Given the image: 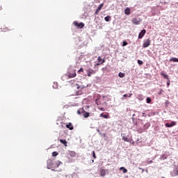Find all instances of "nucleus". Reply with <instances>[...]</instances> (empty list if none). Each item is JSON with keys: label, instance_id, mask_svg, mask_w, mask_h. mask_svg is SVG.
I'll list each match as a JSON object with an SVG mask.
<instances>
[{"label": "nucleus", "instance_id": "nucleus-2", "mask_svg": "<svg viewBox=\"0 0 178 178\" xmlns=\"http://www.w3.org/2000/svg\"><path fill=\"white\" fill-rule=\"evenodd\" d=\"M76 88L79 90L76 91V95H82L83 94V90L86 88V86H84L81 82H79V83L76 84Z\"/></svg>", "mask_w": 178, "mask_h": 178}, {"label": "nucleus", "instance_id": "nucleus-36", "mask_svg": "<svg viewBox=\"0 0 178 178\" xmlns=\"http://www.w3.org/2000/svg\"><path fill=\"white\" fill-rule=\"evenodd\" d=\"M99 13V10H98L97 9L95 11V15H98V13Z\"/></svg>", "mask_w": 178, "mask_h": 178}, {"label": "nucleus", "instance_id": "nucleus-10", "mask_svg": "<svg viewBox=\"0 0 178 178\" xmlns=\"http://www.w3.org/2000/svg\"><path fill=\"white\" fill-rule=\"evenodd\" d=\"M81 113H83V118H89L90 117V113H88L87 111H84V110H82L81 111Z\"/></svg>", "mask_w": 178, "mask_h": 178}, {"label": "nucleus", "instance_id": "nucleus-34", "mask_svg": "<svg viewBox=\"0 0 178 178\" xmlns=\"http://www.w3.org/2000/svg\"><path fill=\"white\" fill-rule=\"evenodd\" d=\"M167 86H168V87H169V86H170V80H169V79L167 81Z\"/></svg>", "mask_w": 178, "mask_h": 178}, {"label": "nucleus", "instance_id": "nucleus-32", "mask_svg": "<svg viewBox=\"0 0 178 178\" xmlns=\"http://www.w3.org/2000/svg\"><path fill=\"white\" fill-rule=\"evenodd\" d=\"M126 45H127V42L124 41V42H122V47H126Z\"/></svg>", "mask_w": 178, "mask_h": 178}, {"label": "nucleus", "instance_id": "nucleus-33", "mask_svg": "<svg viewBox=\"0 0 178 178\" xmlns=\"http://www.w3.org/2000/svg\"><path fill=\"white\" fill-rule=\"evenodd\" d=\"M138 65H143V60H138Z\"/></svg>", "mask_w": 178, "mask_h": 178}, {"label": "nucleus", "instance_id": "nucleus-20", "mask_svg": "<svg viewBox=\"0 0 178 178\" xmlns=\"http://www.w3.org/2000/svg\"><path fill=\"white\" fill-rule=\"evenodd\" d=\"M120 170H122L123 173H127V169H126L124 167H121Z\"/></svg>", "mask_w": 178, "mask_h": 178}, {"label": "nucleus", "instance_id": "nucleus-39", "mask_svg": "<svg viewBox=\"0 0 178 178\" xmlns=\"http://www.w3.org/2000/svg\"><path fill=\"white\" fill-rule=\"evenodd\" d=\"M176 176H178V170L175 172Z\"/></svg>", "mask_w": 178, "mask_h": 178}, {"label": "nucleus", "instance_id": "nucleus-30", "mask_svg": "<svg viewBox=\"0 0 178 178\" xmlns=\"http://www.w3.org/2000/svg\"><path fill=\"white\" fill-rule=\"evenodd\" d=\"M162 92H163V89H160L159 92H158V95H161L162 94Z\"/></svg>", "mask_w": 178, "mask_h": 178}, {"label": "nucleus", "instance_id": "nucleus-3", "mask_svg": "<svg viewBox=\"0 0 178 178\" xmlns=\"http://www.w3.org/2000/svg\"><path fill=\"white\" fill-rule=\"evenodd\" d=\"M131 22H132L133 24H135V26H138V24H140V23H141V22H143V19L139 18V17L133 18L131 19Z\"/></svg>", "mask_w": 178, "mask_h": 178}, {"label": "nucleus", "instance_id": "nucleus-6", "mask_svg": "<svg viewBox=\"0 0 178 178\" xmlns=\"http://www.w3.org/2000/svg\"><path fill=\"white\" fill-rule=\"evenodd\" d=\"M149 45H151V40L147 39L144 41L143 48H148V47H149Z\"/></svg>", "mask_w": 178, "mask_h": 178}, {"label": "nucleus", "instance_id": "nucleus-40", "mask_svg": "<svg viewBox=\"0 0 178 178\" xmlns=\"http://www.w3.org/2000/svg\"><path fill=\"white\" fill-rule=\"evenodd\" d=\"M152 162H153L152 161H149L147 162V163H152Z\"/></svg>", "mask_w": 178, "mask_h": 178}, {"label": "nucleus", "instance_id": "nucleus-42", "mask_svg": "<svg viewBox=\"0 0 178 178\" xmlns=\"http://www.w3.org/2000/svg\"><path fill=\"white\" fill-rule=\"evenodd\" d=\"M132 144H134V142H133Z\"/></svg>", "mask_w": 178, "mask_h": 178}, {"label": "nucleus", "instance_id": "nucleus-38", "mask_svg": "<svg viewBox=\"0 0 178 178\" xmlns=\"http://www.w3.org/2000/svg\"><path fill=\"white\" fill-rule=\"evenodd\" d=\"M97 133H99V134H101V131H99V129H97Z\"/></svg>", "mask_w": 178, "mask_h": 178}, {"label": "nucleus", "instance_id": "nucleus-31", "mask_svg": "<svg viewBox=\"0 0 178 178\" xmlns=\"http://www.w3.org/2000/svg\"><path fill=\"white\" fill-rule=\"evenodd\" d=\"M84 72V70L83 68H81L79 70L78 73H83Z\"/></svg>", "mask_w": 178, "mask_h": 178}, {"label": "nucleus", "instance_id": "nucleus-16", "mask_svg": "<svg viewBox=\"0 0 178 178\" xmlns=\"http://www.w3.org/2000/svg\"><path fill=\"white\" fill-rule=\"evenodd\" d=\"M100 118H104V119H109V115H108V114L101 113Z\"/></svg>", "mask_w": 178, "mask_h": 178}, {"label": "nucleus", "instance_id": "nucleus-23", "mask_svg": "<svg viewBox=\"0 0 178 178\" xmlns=\"http://www.w3.org/2000/svg\"><path fill=\"white\" fill-rule=\"evenodd\" d=\"M119 77H120L121 79H123V77H124V73H122L120 72L118 74Z\"/></svg>", "mask_w": 178, "mask_h": 178}, {"label": "nucleus", "instance_id": "nucleus-22", "mask_svg": "<svg viewBox=\"0 0 178 178\" xmlns=\"http://www.w3.org/2000/svg\"><path fill=\"white\" fill-rule=\"evenodd\" d=\"M102 6H104V3H101L97 8V10H101L102 9Z\"/></svg>", "mask_w": 178, "mask_h": 178}, {"label": "nucleus", "instance_id": "nucleus-27", "mask_svg": "<svg viewBox=\"0 0 178 178\" xmlns=\"http://www.w3.org/2000/svg\"><path fill=\"white\" fill-rule=\"evenodd\" d=\"M97 60H98L99 63H102V58H101V56L98 57Z\"/></svg>", "mask_w": 178, "mask_h": 178}, {"label": "nucleus", "instance_id": "nucleus-21", "mask_svg": "<svg viewBox=\"0 0 178 178\" xmlns=\"http://www.w3.org/2000/svg\"><path fill=\"white\" fill-rule=\"evenodd\" d=\"M105 22H110L111 21V16L108 15L104 17Z\"/></svg>", "mask_w": 178, "mask_h": 178}, {"label": "nucleus", "instance_id": "nucleus-11", "mask_svg": "<svg viewBox=\"0 0 178 178\" xmlns=\"http://www.w3.org/2000/svg\"><path fill=\"white\" fill-rule=\"evenodd\" d=\"M65 127L67 129H69V130H73L74 129V127H73V124H72V122H70L65 125Z\"/></svg>", "mask_w": 178, "mask_h": 178}, {"label": "nucleus", "instance_id": "nucleus-9", "mask_svg": "<svg viewBox=\"0 0 178 178\" xmlns=\"http://www.w3.org/2000/svg\"><path fill=\"white\" fill-rule=\"evenodd\" d=\"M165 126V127H173V126H176V122L172 121L171 123L167 122Z\"/></svg>", "mask_w": 178, "mask_h": 178}, {"label": "nucleus", "instance_id": "nucleus-1", "mask_svg": "<svg viewBox=\"0 0 178 178\" xmlns=\"http://www.w3.org/2000/svg\"><path fill=\"white\" fill-rule=\"evenodd\" d=\"M62 165V162L60 161H55L52 159L47 160V169H51V170H55V169H58L59 166Z\"/></svg>", "mask_w": 178, "mask_h": 178}, {"label": "nucleus", "instance_id": "nucleus-25", "mask_svg": "<svg viewBox=\"0 0 178 178\" xmlns=\"http://www.w3.org/2000/svg\"><path fill=\"white\" fill-rule=\"evenodd\" d=\"M131 95H133V94L130 93L129 95L127 94H125L123 95V97H124L125 98H127V97H129V98H130V97H131Z\"/></svg>", "mask_w": 178, "mask_h": 178}, {"label": "nucleus", "instance_id": "nucleus-7", "mask_svg": "<svg viewBox=\"0 0 178 178\" xmlns=\"http://www.w3.org/2000/svg\"><path fill=\"white\" fill-rule=\"evenodd\" d=\"M76 70H74L72 72L68 73L67 74L68 79H73V77H76Z\"/></svg>", "mask_w": 178, "mask_h": 178}, {"label": "nucleus", "instance_id": "nucleus-13", "mask_svg": "<svg viewBox=\"0 0 178 178\" xmlns=\"http://www.w3.org/2000/svg\"><path fill=\"white\" fill-rule=\"evenodd\" d=\"M60 143L61 144H63V145H65V147H67V141H66V140H65V139H60Z\"/></svg>", "mask_w": 178, "mask_h": 178}, {"label": "nucleus", "instance_id": "nucleus-41", "mask_svg": "<svg viewBox=\"0 0 178 178\" xmlns=\"http://www.w3.org/2000/svg\"><path fill=\"white\" fill-rule=\"evenodd\" d=\"M145 115V113H143V116H144Z\"/></svg>", "mask_w": 178, "mask_h": 178}, {"label": "nucleus", "instance_id": "nucleus-15", "mask_svg": "<svg viewBox=\"0 0 178 178\" xmlns=\"http://www.w3.org/2000/svg\"><path fill=\"white\" fill-rule=\"evenodd\" d=\"M122 140L127 143H131V140L127 136H122Z\"/></svg>", "mask_w": 178, "mask_h": 178}, {"label": "nucleus", "instance_id": "nucleus-37", "mask_svg": "<svg viewBox=\"0 0 178 178\" xmlns=\"http://www.w3.org/2000/svg\"><path fill=\"white\" fill-rule=\"evenodd\" d=\"M100 111H102L104 112V111H105V108H101Z\"/></svg>", "mask_w": 178, "mask_h": 178}, {"label": "nucleus", "instance_id": "nucleus-17", "mask_svg": "<svg viewBox=\"0 0 178 178\" xmlns=\"http://www.w3.org/2000/svg\"><path fill=\"white\" fill-rule=\"evenodd\" d=\"M161 76H163V79H166L167 80H169V76L163 72L161 73Z\"/></svg>", "mask_w": 178, "mask_h": 178}, {"label": "nucleus", "instance_id": "nucleus-24", "mask_svg": "<svg viewBox=\"0 0 178 178\" xmlns=\"http://www.w3.org/2000/svg\"><path fill=\"white\" fill-rule=\"evenodd\" d=\"M146 101H147V104H151V102L152 101V99H151V98L149 97H147Z\"/></svg>", "mask_w": 178, "mask_h": 178}, {"label": "nucleus", "instance_id": "nucleus-28", "mask_svg": "<svg viewBox=\"0 0 178 178\" xmlns=\"http://www.w3.org/2000/svg\"><path fill=\"white\" fill-rule=\"evenodd\" d=\"M102 63H105V60H102V63H97V64H96V65L99 66V65H102Z\"/></svg>", "mask_w": 178, "mask_h": 178}, {"label": "nucleus", "instance_id": "nucleus-18", "mask_svg": "<svg viewBox=\"0 0 178 178\" xmlns=\"http://www.w3.org/2000/svg\"><path fill=\"white\" fill-rule=\"evenodd\" d=\"M131 10H130V8H127L125 10H124V14L125 15H130L131 14Z\"/></svg>", "mask_w": 178, "mask_h": 178}, {"label": "nucleus", "instance_id": "nucleus-19", "mask_svg": "<svg viewBox=\"0 0 178 178\" xmlns=\"http://www.w3.org/2000/svg\"><path fill=\"white\" fill-rule=\"evenodd\" d=\"M170 62H178V58H175V57H172L170 59Z\"/></svg>", "mask_w": 178, "mask_h": 178}, {"label": "nucleus", "instance_id": "nucleus-14", "mask_svg": "<svg viewBox=\"0 0 178 178\" xmlns=\"http://www.w3.org/2000/svg\"><path fill=\"white\" fill-rule=\"evenodd\" d=\"M69 155H70V156H71V158H75L76 154L75 152L70 151V152H69Z\"/></svg>", "mask_w": 178, "mask_h": 178}, {"label": "nucleus", "instance_id": "nucleus-5", "mask_svg": "<svg viewBox=\"0 0 178 178\" xmlns=\"http://www.w3.org/2000/svg\"><path fill=\"white\" fill-rule=\"evenodd\" d=\"M86 72H87L88 77H91V76H92V74H95V73H96V72L91 68H89L88 70H87Z\"/></svg>", "mask_w": 178, "mask_h": 178}, {"label": "nucleus", "instance_id": "nucleus-35", "mask_svg": "<svg viewBox=\"0 0 178 178\" xmlns=\"http://www.w3.org/2000/svg\"><path fill=\"white\" fill-rule=\"evenodd\" d=\"M77 113H78V115H81V113H81V111H80V110H78Z\"/></svg>", "mask_w": 178, "mask_h": 178}, {"label": "nucleus", "instance_id": "nucleus-29", "mask_svg": "<svg viewBox=\"0 0 178 178\" xmlns=\"http://www.w3.org/2000/svg\"><path fill=\"white\" fill-rule=\"evenodd\" d=\"M92 156L95 159H97V156L95 155V151L92 152Z\"/></svg>", "mask_w": 178, "mask_h": 178}, {"label": "nucleus", "instance_id": "nucleus-12", "mask_svg": "<svg viewBox=\"0 0 178 178\" xmlns=\"http://www.w3.org/2000/svg\"><path fill=\"white\" fill-rule=\"evenodd\" d=\"M100 176L102 177H104V176H106V170L102 169L100 170Z\"/></svg>", "mask_w": 178, "mask_h": 178}, {"label": "nucleus", "instance_id": "nucleus-8", "mask_svg": "<svg viewBox=\"0 0 178 178\" xmlns=\"http://www.w3.org/2000/svg\"><path fill=\"white\" fill-rule=\"evenodd\" d=\"M145 33H147V31L145 29L142 30L138 35V39L141 40V38H143V37L145 35Z\"/></svg>", "mask_w": 178, "mask_h": 178}, {"label": "nucleus", "instance_id": "nucleus-26", "mask_svg": "<svg viewBox=\"0 0 178 178\" xmlns=\"http://www.w3.org/2000/svg\"><path fill=\"white\" fill-rule=\"evenodd\" d=\"M58 155H59V154L57 152H54L52 153V156H58Z\"/></svg>", "mask_w": 178, "mask_h": 178}, {"label": "nucleus", "instance_id": "nucleus-4", "mask_svg": "<svg viewBox=\"0 0 178 178\" xmlns=\"http://www.w3.org/2000/svg\"><path fill=\"white\" fill-rule=\"evenodd\" d=\"M73 24L78 29H83V27H84V23L83 22L79 23L77 21H75Z\"/></svg>", "mask_w": 178, "mask_h": 178}]
</instances>
